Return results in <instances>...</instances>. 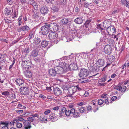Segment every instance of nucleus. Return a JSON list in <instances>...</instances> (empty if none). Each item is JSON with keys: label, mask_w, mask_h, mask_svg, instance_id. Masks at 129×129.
Instances as JSON below:
<instances>
[{"label": "nucleus", "mask_w": 129, "mask_h": 129, "mask_svg": "<svg viewBox=\"0 0 129 129\" xmlns=\"http://www.w3.org/2000/svg\"><path fill=\"white\" fill-rule=\"evenodd\" d=\"M41 41L40 39L38 37H36L33 40V43L36 45L39 44Z\"/></svg>", "instance_id": "25"}, {"label": "nucleus", "mask_w": 129, "mask_h": 129, "mask_svg": "<svg viewBox=\"0 0 129 129\" xmlns=\"http://www.w3.org/2000/svg\"><path fill=\"white\" fill-rule=\"evenodd\" d=\"M72 115H73V117L76 118H78L81 116V114L80 113L77 111V110L76 111L74 109V112H73Z\"/></svg>", "instance_id": "22"}, {"label": "nucleus", "mask_w": 129, "mask_h": 129, "mask_svg": "<svg viewBox=\"0 0 129 129\" xmlns=\"http://www.w3.org/2000/svg\"><path fill=\"white\" fill-rule=\"evenodd\" d=\"M59 11V8L58 7L54 6L51 9V12L52 13H54L58 12Z\"/></svg>", "instance_id": "27"}, {"label": "nucleus", "mask_w": 129, "mask_h": 129, "mask_svg": "<svg viewBox=\"0 0 129 129\" xmlns=\"http://www.w3.org/2000/svg\"><path fill=\"white\" fill-rule=\"evenodd\" d=\"M22 104H19L18 105V106L17 108L19 109H22Z\"/></svg>", "instance_id": "64"}, {"label": "nucleus", "mask_w": 129, "mask_h": 129, "mask_svg": "<svg viewBox=\"0 0 129 129\" xmlns=\"http://www.w3.org/2000/svg\"><path fill=\"white\" fill-rule=\"evenodd\" d=\"M13 61H12V64L10 65V66L9 68V70L10 71L11 70V69L13 67V66L14 65L15 63V60L14 58H13Z\"/></svg>", "instance_id": "45"}, {"label": "nucleus", "mask_w": 129, "mask_h": 129, "mask_svg": "<svg viewBox=\"0 0 129 129\" xmlns=\"http://www.w3.org/2000/svg\"><path fill=\"white\" fill-rule=\"evenodd\" d=\"M17 119L18 121H23L24 120L23 118L22 117V115H20L18 116L17 118Z\"/></svg>", "instance_id": "43"}, {"label": "nucleus", "mask_w": 129, "mask_h": 129, "mask_svg": "<svg viewBox=\"0 0 129 129\" xmlns=\"http://www.w3.org/2000/svg\"><path fill=\"white\" fill-rule=\"evenodd\" d=\"M126 84H127V87H128L129 88V79L125 81L124 82V85H126Z\"/></svg>", "instance_id": "60"}, {"label": "nucleus", "mask_w": 129, "mask_h": 129, "mask_svg": "<svg viewBox=\"0 0 129 129\" xmlns=\"http://www.w3.org/2000/svg\"><path fill=\"white\" fill-rule=\"evenodd\" d=\"M81 83H84L87 82H88V80H87L85 79H83V78H82V79H81Z\"/></svg>", "instance_id": "52"}, {"label": "nucleus", "mask_w": 129, "mask_h": 129, "mask_svg": "<svg viewBox=\"0 0 129 129\" xmlns=\"http://www.w3.org/2000/svg\"><path fill=\"white\" fill-rule=\"evenodd\" d=\"M49 73L50 75L52 76H54L56 73L55 70V67L54 69H50L49 70Z\"/></svg>", "instance_id": "21"}, {"label": "nucleus", "mask_w": 129, "mask_h": 129, "mask_svg": "<svg viewBox=\"0 0 129 129\" xmlns=\"http://www.w3.org/2000/svg\"><path fill=\"white\" fill-rule=\"evenodd\" d=\"M88 74V71L87 70L82 69L80 70L78 75L80 78H83L87 76Z\"/></svg>", "instance_id": "2"}, {"label": "nucleus", "mask_w": 129, "mask_h": 129, "mask_svg": "<svg viewBox=\"0 0 129 129\" xmlns=\"http://www.w3.org/2000/svg\"><path fill=\"white\" fill-rule=\"evenodd\" d=\"M57 119H58L56 118V117L54 114H52L49 115V120H50L53 122H55Z\"/></svg>", "instance_id": "20"}, {"label": "nucleus", "mask_w": 129, "mask_h": 129, "mask_svg": "<svg viewBox=\"0 0 129 129\" xmlns=\"http://www.w3.org/2000/svg\"><path fill=\"white\" fill-rule=\"evenodd\" d=\"M124 6H125L127 8H129V1H126V2Z\"/></svg>", "instance_id": "59"}, {"label": "nucleus", "mask_w": 129, "mask_h": 129, "mask_svg": "<svg viewBox=\"0 0 129 129\" xmlns=\"http://www.w3.org/2000/svg\"><path fill=\"white\" fill-rule=\"evenodd\" d=\"M96 63L97 66L99 67L103 66L105 64L104 60L102 58L98 59L97 60Z\"/></svg>", "instance_id": "9"}, {"label": "nucleus", "mask_w": 129, "mask_h": 129, "mask_svg": "<svg viewBox=\"0 0 129 129\" xmlns=\"http://www.w3.org/2000/svg\"><path fill=\"white\" fill-rule=\"evenodd\" d=\"M9 122L7 121L5 122L1 121L0 124H1L4 125L5 126L2 127L1 129H8V126L9 125Z\"/></svg>", "instance_id": "18"}, {"label": "nucleus", "mask_w": 129, "mask_h": 129, "mask_svg": "<svg viewBox=\"0 0 129 129\" xmlns=\"http://www.w3.org/2000/svg\"><path fill=\"white\" fill-rule=\"evenodd\" d=\"M74 112V109L66 110L65 108L64 113L66 116H69L70 115H72L73 112Z\"/></svg>", "instance_id": "16"}, {"label": "nucleus", "mask_w": 129, "mask_h": 129, "mask_svg": "<svg viewBox=\"0 0 129 129\" xmlns=\"http://www.w3.org/2000/svg\"><path fill=\"white\" fill-rule=\"evenodd\" d=\"M107 31L109 35L113 36L114 35L116 32V29L113 26H109L107 28Z\"/></svg>", "instance_id": "4"}, {"label": "nucleus", "mask_w": 129, "mask_h": 129, "mask_svg": "<svg viewBox=\"0 0 129 129\" xmlns=\"http://www.w3.org/2000/svg\"><path fill=\"white\" fill-rule=\"evenodd\" d=\"M50 110H48L45 111L44 113L45 115H48L49 113H50Z\"/></svg>", "instance_id": "62"}, {"label": "nucleus", "mask_w": 129, "mask_h": 129, "mask_svg": "<svg viewBox=\"0 0 129 129\" xmlns=\"http://www.w3.org/2000/svg\"><path fill=\"white\" fill-rule=\"evenodd\" d=\"M48 11V8L45 6H43L40 8V11L41 14L43 15L47 14Z\"/></svg>", "instance_id": "15"}, {"label": "nucleus", "mask_w": 129, "mask_h": 129, "mask_svg": "<svg viewBox=\"0 0 129 129\" xmlns=\"http://www.w3.org/2000/svg\"><path fill=\"white\" fill-rule=\"evenodd\" d=\"M55 67L57 74H61L65 72L64 70L59 66H57Z\"/></svg>", "instance_id": "13"}, {"label": "nucleus", "mask_w": 129, "mask_h": 129, "mask_svg": "<svg viewBox=\"0 0 129 129\" xmlns=\"http://www.w3.org/2000/svg\"><path fill=\"white\" fill-rule=\"evenodd\" d=\"M20 93L23 95H26L28 93V89L27 87H21L20 89Z\"/></svg>", "instance_id": "10"}, {"label": "nucleus", "mask_w": 129, "mask_h": 129, "mask_svg": "<svg viewBox=\"0 0 129 129\" xmlns=\"http://www.w3.org/2000/svg\"><path fill=\"white\" fill-rule=\"evenodd\" d=\"M65 108L63 107L62 108L61 111L59 113V116L60 117H62L64 114V111H65Z\"/></svg>", "instance_id": "35"}, {"label": "nucleus", "mask_w": 129, "mask_h": 129, "mask_svg": "<svg viewBox=\"0 0 129 129\" xmlns=\"http://www.w3.org/2000/svg\"><path fill=\"white\" fill-rule=\"evenodd\" d=\"M114 88L118 90L121 91V92H124L125 91L126 89V87L125 86H122L119 85L115 86Z\"/></svg>", "instance_id": "14"}, {"label": "nucleus", "mask_w": 129, "mask_h": 129, "mask_svg": "<svg viewBox=\"0 0 129 129\" xmlns=\"http://www.w3.org/2000/svg\"><path fill=\"white\" fill-rule=\"evenodd\" d=\"M33 47V50L30 56L33 57H36L38 55L39 50H40V46L34 45Z\"/></svg>", "instance_id": "3"}, {"label": "nucleus", "mask_w": 129, "mask_h": 129, "mask_svg": "<svg viewBox=\"0 0 129 129\" xmlns=\"http://www.w3.org/2000/svg\"><path fill=\"white\" fill-rule=\"evenodd\" d=\"M69 19L68 18H63L61 20L62 23L64 24H66L68 22Z\"/></svg>", "instance_id": "37"}, {"label": "nucleus", "mask_w": 129, "mask_h": 129, "mask_svg": "<svg viewBox=\"0 0 129 129\" xmlns=\"http://www.w3.org/2000/svg\"><path fill=\"white\" fill-rule=\"evenodd\" d=\"M15 112L16 113L19 114H21L23 112V111L22 110H19L18 109H17L15 110Z\"/></svg>", "instance_id": "47"}, {"label": "nucleus", "mask_w": 129, "mask_h": 129, "mask_svg": "<svg viewBox=\"0 0 129 129\" xmlns=\"http://www.w3.org/2000/svg\"><path fill=\"white\" fill-rule=\"evenodd\" d=\"M46 24L48 29H49L51 31H52V23Z\"/></svg>", "instance_id": "41"}, {"label": "nucleus", "mask_w": 129, "mask_h": 129, "mask_svg": "<svg viewBox=\"0 0 129 129\" xmlns=\"http://www.w3.org/2000/svg\"><path fill=\"white\" fill-rule=\"evenodd\" d=\"M25 129H30L31 128V123L27 120H24L23 122Z\"/></svg>", "instance_id": "12"}, {"label": "nucleus", "mask_w": 129, "mask_h": 129, "mask_svg": "<svg viewBox=\"0 0 129 129\" xmlns=\"http://www.w3.org/2000/svg\"><path fill=\"white\" fill-rule=\"evenodd\" d=\"M39 119L40 122H45V119L44 117L42 116H40L39 118Z\"/></svg>", "instance_id": "44"}, {"label": "nucleus", "mask_w": 129, "mask_h": 129, "mask_svg": "<svg viewBox=\"0 0 129 129\" xmlns=\"http://www.w3.org/2000/svg\"><path fill=\"white\" fill-rule=\"evenodd\" d=\"M48 42L46 41H44L42 42L41 44L42 46L43 47H45L47 46L48 44Z\"/></svg>", "instance_id": "40"}, {"label": "nucleus", "mask_w": 129, "mask_h": 129, "mask_svg": "<svg viewBox=\"0 0 129 129\" xmlns=\"http://www.w3.org/2000/svg\"><path fill=\"white\" fill-rule=\"evenodd\" d=\"M61 4L62 5H65L66 3V0H60Z\"/></svg>", "instance_id": "61"}, {"label": "nucleus", "mask_w": 129, "mask_h": 129, "mask_svg": "<svg viewBox=\"0 0 129 129\" xmlns=\"http://www.w3.org/2000/svg\"><path fill=\"white\" fill-rule=\"evenodd\" d=\"M33 17L34 19H37L38 18L41 17V14L39 12H38L36 14L33 15Z\"/></svg>", "instance_id": "28"}, {"label": "nucleus", "mask_w": 129, "mask_h": 129, "mask_svg": "<svg viewBox=\"0 0 129 129\" xmlns=\"http://www.w3.org/2000/svg\"><path fill=\"white\" fill-rule=\"evenodd\" d=\"M34 36V34L33 33H30L29 34L28 38L29 40L31 39Z\"/></svg>", "instance_id": "58"}, {"label": "nucleus", "mask_w": 129, "mask_h": 129, "mask_svg": "<svg viewBox=\"0 0 129 129\" xmlns=\"http://www.w3.org/2000/svg\"><path fill=\"white\" fill-rule=\"evenodd\" d=\"M22 62L23 68H24L26 70H29L32 66L31 62L27 60H24Z\"/></svg>", "instance_id": "5"}, {"label": "nucleus", "mask_w": 129, "mask_h": 129, "mask_svg": "<svg viewBox=\"0 0 129 129\" xmlns=\"http://www.w3.org/2000/svg\"><path fill=\"white\" fill-rule=\"evenodd\" d=\"M41 32L43 35H47L49 32V29L46 24L42 26L41 28Z\"/></svg>", "instance_id": "8"}, {"label": "nucleus", "mask_w": 129, "mask_h": 129, "mask_svg": "<svg viewBox=\"0 0 129 129\" xmlns=\"http://www.w3.org/2000/svg\"><path fill=\"white\" fill-rule=\"evenodd\" d=\"M69 67L70 70H75L76 68V65L75 64H72L69 65Z\"/></svg>", "instance_id": "31"}, {"label": "nucleus", "mask_w": 129, "mask_h": 129, "mask_svg": "<svg viewBox=\"0 0 129 129\" xmlns=\"http://www.w3.org/2000/svg\"><path fill=\"white\" fill-rule=\"evenodd\" d=\"M30 5H31L33 6L35 9L37 10L38 9V6L36 3L34 2L33 3H30Z\"/></svg>", "instance_id": "39"}, {"label": "nucleus", "mask_w": 129, "mask_h": 129, "mask_svg": "<svg viewBox=\"0 0 129 129\" xmlns=\"http://www.w3.org/2000/svg\"><path fill=\"white\" fill-rule=\"evenodd\" d=\"M126 0H121V3L122 5H124Z\"/></svg>", "instance_id": "63"}, {"label": "nucleus", "mask_w": 129, "mask_h": 129, "mask_svg": "<svg viewBox=\"0 0 129 129\" xmlns=\"http://www.w3.org/2000/svg\"><path fill=\"white\" fill-rule=\"evenodd\" d=\"M54 92L55 94L57 96L60 95L61 93V91L60 89L57 87H56L54 89Z\"/></svg>", "instance_id": "23"}, {"label": "nucleus", "mask_w": 129, "mask_h": 129, "mask_svg": "<svg viewBox=\"0 0 129 129\" xmlns=\"http://www.w3.org/2000/svg\"><path fill=\"white\" fill-rule=\"evenodd\" d=\"M104 102V101L102 99H100L98 100V104L99 105H101Z\"/></svg>", "instance_id": "46"}, {"label": "nucleus", "mask_w": 129, "mask_h": 129, "mask_svg": "<svg viewBox=\"0 0 129 129\" xmlns=\"http://www.w3.org/2000/svg\"><path fill=\"white\" fill-rule=\"evenodd\" d=\"M96 28L100 30H102L104 29V26L103 23H101L100 24H98L97 25Z\"/></svg>", "instance_id": "30"}, {"label": "nucleus", "mask_w": 129, "mask_h": 129, "mask_svg": "<svg viewBox=\"0 0 129 129\" xmlns=\"http://www.w3.org/2000/svg\"><path fill=\"white\" fill-rule=\"evenodd\" d=\"M77 30L75 29H71L69 31V33L72 34V36L76 35L77 34Z\"/></svg>", "instance_id": "36"}, {"label": "nucleus", "mask_w": 129, "mask_h": 129, "mask_svg": "<svg viewBox=\"0 0 129 129\" xmlns=\"http://www.w3.org/2000/svg\"><path fill=\"white\" fill-rule=\"evenodd\" d=\"M48 37L50 40H54L55 43L57 44L59 41L58 34L55 31L50 33L48 35Z\"/></svg>", "instance_id": "1"}, {"label": "nucleus", "mask_w": 129, "mask_h": 129, "mask_svg": "<svg viewBox=\"0 0 129 129\" xmlns=\"http://www.w3.org/2000/svg\"><path fill=\"white\" fill-rule=\"evenodd\" d=\"M25 75L28 78H30L32 76V74L29 71H26L25 73Z\"/></svg>", "instance_id": "29"}, {"label": "nucleus", "mask_w": 129, "mask_h": 129, "mask_svg": "<svg viewBox=\"0 0 129 129\" xmlns=\"http://www.w3.org/2000/svg\"><path fill=\"white\" fill-rule=\"evenodd\" d=\"M11 99H14L16 98V96L15 94L12 93L10 94Z\"/></svg>", "instance_id": "49"}, {"label": "nucleus", "mask_w": 129, "mask_h": 129, "mask_svg": "<svg viewBox=\"0 0 129 129\" xmlns=\"http://www.w3.org/2000/svg\"><path fill=\"white\" fill-rule=\"evenodd\" d=\"M16 84L20 86L22 85H23L24 81L23 79L21 78H17L15 80Z\"/></svg>", "instance_id": "17"}, {"label": "nucleus", "mask_w": 129, "mask_h": 129, "mask_svg": "<svg viewBox=\"0 0 129 129\" xmlns=\"http://www.w3.org/2000/svg\"><path fill=\"white\" fill-rule=\"evenodd\" d=\"M91 3H88L87 2H85L84 3V6L85 8H88L90 6H91Z\"/></svg>", "instance_id": "42"}, {"label": "nucleus", "mask_w": 129, "mask_h": 129, "mask_svg": "<svg viewBox=\"0 0 129 129\" xmlns=\"http://www.w3.org/2000/svg\"><path fill=\"white\" fill-rule=\"evenodd\" d=\"M91 21L90 20H87L85 22L84 25L86 26L87 25H88Z\"/></svg>", "instance_id": "56"}, {"label": "nucleus", "mask_w": 129, "mask_h": 129, "mask_svg": "<svg viewBox=\"0 0 129 129\" xmlns=\"http://www.w3.org/2000/svg\"><path fill=\"white\" fill-rule=\"evenodd\" d=\"M112 48L111 45H106L104 48V52L106 54L109 55L112 53Z\"/></svg>", "instance_id": "6"}, {"label": "nucleus", "mask_w": 129, "mask_h": 129, "mask_svg": "<svg viewBox=\"0 0 129 129\" xmlns=\"http://www.w3.org/2000/svg\"><path fill=\"white\" fill-rule=\"evenodd\" d=\"M66 63L65 62H60L59 63L58 65L57 66L63 68L65 70L66 68Z\"/></svg>", "instance_id": "24"}, {"label": "nucleus", "mask_w": 129, "mask_h": 129, "mask_svg": "<svg viewBox=\"0 0 129 129\" xmlns=\"http://www.w3.org/2000/svg\"><path fill=\"white\" fill-rule=\"evenodd\" d=\"M107 79V76H105L103 78L99 79L98 81L99 85L100 86L105 85L106 84V83H105V82L106 80Z\"/></svg>", "instance_id": "11"}, {"label": "nucleus", "mask_w": 129, "mask_h": 129, "mask_svg": "<svg viewBox=\"0 0 129 129\" xmlns=\"http://www.w3.org/2000/svg\"><path fill=\"white\" fill-rule=\"evenodd\" d=\"M7 2L8 4L11 5L13 4V0H7Z\"/></svg>", "instance_id": "57"}, {"label": "nucleus", "mask_w": 129, "mask_h": 129, "mask_svg": "<svg viewBox=\"0 0 129 129\" xmlns=\"http://www.w3.org/2000/svg\"><path fill=\"white\" fill-rule=\"evenodd\" d=\"M71 88L74 93L77 91H80L81 90V88L79 87L78 85L72 86Z\"/></svg>", "instance_id": "26"}, {"label": "nucleus", "mask_w": 129, "mask_h": 129, "mask_svg": "<svg viewBox=\"0 0 129 129\" xmlns=\"http://www.w3.org/2000/svg\"><path fill=\"white\" fill-rule=\"evenodd\" d=\"M89 69L90 71H92L93 72L97 71V70H96L95 68V67L93 65V66H91V67H90Z\"/></svg>", "instance_id": "50"}, {"label": "nucleus", "mask_w": 129, "mask_h": 129, "mask_svg": "<svg viewBox=\"0 0 129 129\" xmlns=\"http://www.w3.org/2000/svg\"><path fill=\"white\" fill-rule=\"evenodd\" d=\"M16 126L17 127L20 128L22 127V123L18 122L16 124Z\"/></svg>", "instance_id": "51"}, {"label": "nucleus", "mask_w": 129, "mask_h": 129, "mask_svg": "<svg viewBox=\"0 0 129 129\" xmlns=\"http://www.w3.org/2000/svg\"><path fill=\"white\" fill-rule=\"evenodd\" d=\"M4 12L6 15H8L11 13V10L7 8L5 9Z\"/></svg>", "instance_id": "33"}, {"label": "nucleus", "mask_w": 129, "mask_h": 129, "mask_svg": "<svg viewBox=\"0 0 129 129\" xmlns=\"http://www.w3.org/2000/svg\"><path fill=\"white\" fill-rule=\"evenodd\" d=\"M79 111L80 113H83L85 112L86 110L84 107H81L78 108Z\"/></svg>", "instance_id": "34"}, {"label": "nucleus", "mask_w": 129, "mask_h": 129, "mask_svg": "<svg viewBox=\"0 0 129 129\" xmlns=\"http://www.w3.org/2000/svg\"><path fill=\"white\" fill-rule=\"evenodd\" d=\"M129 67V60L126 61L125 62V63L121 68L122 69H124L126 67L128 68Z\"/></svg>", "instance_id": "32"}, {"label": "nucleus", "mask_w": 129, "mask_h": 129, "mask_svg": "<svg viewBox=\"0 0 129 129\" xmlns=\"http://www.w3.org/2000/svg\"><path fill=\"white\" fill-rule=\"evenodd\" d=\"M27 120L29 122H32L34 120V119L33 117H29L27 118Z\"/></svg>", "instance_id": "53"}, {"label": "nucleus", "mask_w": 129, "mask_h": 129, "mask_svg": "<svg viewBox=\"0 0 129 129\" xmlns=\"http://www.w3.org/2000/svg\"><path fill=\"white\" fill-rule=\"evenodd\" d=\"M68 93H69L70 95H71L73 94L74 93L73 91V90L72 88L71 89L70 88L69 89Z\"/></svg>", "instance_id": "48"}, {"label": "nucleus", "mask_w": 129, "mask_h": 129, "mask_svg": "<svg viewBox=\"0 0 129 129\" xmlns=\"http://www.w3.org/2000/svg\"><path fill=\"white\" fill-rule=\"evenodd\" d=\"M20 39L19 38H17V39L16 40H15L14 41L12 42V44H14L17 43L18 42Z\"/></svg>", "instance_id": "55"}, {"label": "nucleus", "mask_w": 129, "mask_h": 129, "mask_svg": "<svg viewBox=\"0 0 129 129\" xmlns=\"http://www.w3.org/2000/svg\"><path fill=\"white\" fill-rule=\"evenodd\" d=\"M9 92L8 91H5L2 92V94L5 96H7L9 94Z\"/></svg>", "instance_id": "54"}, {"label": "nucleus", "mask_w": 129, "mask_h": 129, "mask_svg": "<svg viewBox=\"0 0 129 129\" xmlns=\"http://www.w3.org/2000/svg\"><path fill=\"white\" fill-rule=\"evenodd\" d=\"M30 29L29 27L27 25L23 26L20 27H17L16 30L18 32H20L21 31L24 32H27Z\"/></svg>", "instance_id": "7"}, {"label": "nucleus", "mask_w": 129, "mask_h": 129, "mask_svg": "<svg viewBox=\"0 0 129 129\" xmlns=\"http://www.w3.org/2000/svg\"><path fill=\"white\" fill-rule=\"evenodd\" d=\"M83 16H81V17H78L74 20V21L77 24H82L83 22Z\"/></svg>", "instance_id": "19"}, {"label": "nucleus", "mask_w": 129, "mask_h": 129, "mask_svg": "<svg viewBox=\"0 0 129 129\" xmlns=\"http://www.w3.org/2000/svg\"><path fill=\"white\" fill-rule=\"evenodd\" d=\"M57 25L56 23H52V31L57 30Z\"/></svg>", "instance_id": "38"}]
</instances>
